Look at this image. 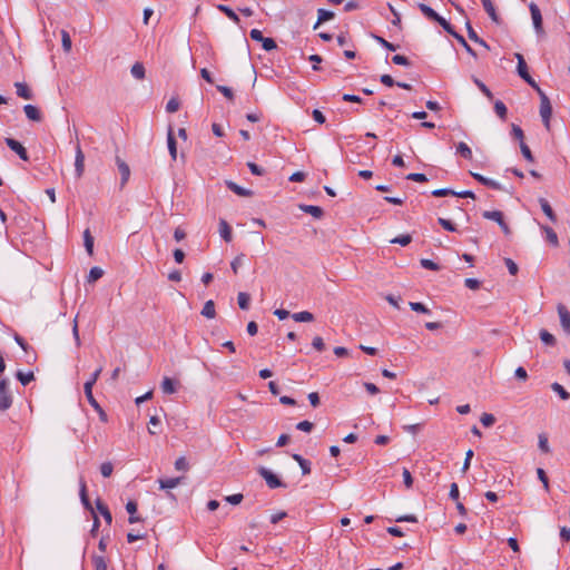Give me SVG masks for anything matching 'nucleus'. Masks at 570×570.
Segmentation results:
<instances>
[{
    "label": "nucleus",
    "instance_id": "f257e3e1",
    "mask_svg": "<svg viewBox=\"0 0 570 570\" xmlns=\"http://www.w3.org/2000/svg\"><path fill=\"white\" fill-rule=\"evenodd\" d=\"M552 115V106L549 98L544 92H540V116L542 118L544 127L550 129V118Z\"/></svg>",
    "mask_w": 570,
    "mask_h": 570
},
{
    "label": "nucleus",
    "instance_id": "f03ea898",
    "mask_svg": "<svg viewBox=\"0 0 570 570\" xmlns=\"http://www.w3.org/2000/svg\"><path fill=\"white\" fill-rule=\"evenodd\" d=\"M159 490L165 492V495L175 501L173 490L178 487V478H160L158 479Z\"/></svg>",
    "mask_w": 570,
    "mask_h": 570
},
{
    "label": "nucleus",
    "instance_id": "7ed1b4c3",
    "mask_svg": "<svg viewBox=\"0 0 570 570\" xmlns=\"http://www.w3.org/2000/svg\"><path fill=\"white\" fill-rule=\"evenodd\" d=\"M12 405V395L6 380L0 381V411H6Z\"/></svg>",
    "mask_w": 570,
    "mask_h": 570
},
{
    "label": "nucleus",
    "instance_id": "20e7f679",
    "mask_svg": "<svg viewBox=\"0 0 570 570\" xmlns=\"http://www.w3.org/2000/svg\"><path fill=\"white\" fill-rule=\"evenodd\" d=\"M529 9L531 12L533 27H534L537 35L538 36L543 35L544 30H543V26H542V16H541V11H540L539 7L534 2H531L529 4Z\"/></svg>",
    "mask_w": 570,
    "mask_h": 570
},
{
    "label": "nucleus",
    "instance_id": "39448f33",
    "mask_svg": "<svg viewBox=\"0 0 570 570\" xmlns=\"http://www.w3.org/2000/svg\"><path fill=\"white\" fill-rule=\"evenodd\" d=\"M259 475L266 481L267 485L271 489L283 487L284 484L282 481L277 478L276 474H274L272 471H269L266 468H259L258 470Z\"/></svg>",
    "mask_w": 570,
    "mask_h": 570
},
{
    "label": "nucleus",
    "instance_id": "423d86ee",
    "mask_svg": "<svg viewBox=\"0 0 570 570\" xmlns=\"http://www.w3.org/2000/svg\"><path fill=\"white\" fill-rule=\"evenodd\" d=\"M167 145H168V150L171 156V159L175 160L177 157V146H176L174 124L171 121H169L168 128H167Z\"/></svg>",
    "mask_w": 570,
    "mask_h": 570
},
{
    "label": "nucleus",
    "instance_id": "0eeeda50",
    "mask_svg": "<svg viewBox=\"0 0 570 570\" xmlns=\"http://www.w3.org/2000/svg\"><path fill=\"white\" fill-rule=\"evenodd\" d=\"M7 146L14 151L22 160H28V153L26 148L16 139L13 138H6Z\"/></svg>",
    "mask_w": 570,
    "mask_h": 570
},
{
    "label": "nucleus",
    "instance_id": "6e6552de",
    "mask_svg": "<svg viewBox=\"0 0 570 570\" xmlns=\"http://www.w3.org/2000/svg\"><path fill=\"white\" fill-rule=\"evenodd\" d=\"M558 314L560 317L561 327L568 335H570V312L564 305L559 304Z\"/></svg>",
    "mask_w": 570,
    "mask_h": 570
},
{
    "label": "nucleus",
    "instance_id": "1a4fd4ad",
    "mask_svg": "<svg viewBox=\"0 0 570 570\" xmlns=\"http://www.w3.org/2000/svg\"><path fill=\"white\" fill-rule=\"evenodd\" d=\"M85 170V155L79 145L76 147V157H75V171L76 176L80 178Z\"/></svg>",
    "mask_w": 570,
    "mask_h": 570
},
{
    "label": "nucleus",
    "instance_id": "9d476101",
    "mask_svg": "<svg viewBox=\"0 0 570 570\" xmlns=\"http://www.w3.org/2000/svg\"><path fill=\"white\" fill-rule=\"evenodd\" d=\"M116 163H117V166H118V169H119L120 176H121L120 185H121V187H124V186L126 185V183L128 181V179H129V176H130V168H129V166H128V165H127L122 159H120L119 157H117Z\"/></svg>",
    "mask_w": 570,
    "mask_h": 570
},
{
    "label": "nucleus",
    "instance_id": "9b49d317",
    "mask_svg": "<svg viewBox=\"0 0 570 570\" xmlns=\"http://www.w3.org/2000/svg\"><path fill=\"white\" fill-rule=\"evenodd\" d=\"M472 176L474 179H476L479 183L483 184L484 186L487 187H490L492 189H495V190H501L502 189V186L493 180V179H490V178H487L480 174H475V173H472Z\"/></svg>",
    "mask_w": 570,
    "mask_h": 570
},
{
    "label": "nucleus",
    "instance_id": "f8f14e48",
    "mask_svg": "<svg viewBox=\"0 0 570 570\" xmlns=\"http://www.w3.org/2000/svg\"><path fill=\"white\" fill-rule=\"evenodd\" d=\"M515 58L518 60V66H517V70H518V75L524 80L527 78H529L530 73L528 71V67H527V63L524 61V58L521 53L517 52L515 55Z\"/></svg>",
    "mask_w": 570,
    "mask_h": 570
},
{
    "label": "nucleus",
    "instance_id": "ddd939ff",
    "mask_svg": "<svg viewBox=\"0 0 570 570\" xmlns=\"http://www.w3.org/2000/svg\"><path fill=\"white\" fill-rule=\"evenodd\" d=\"M299 209L317 219L322 218L324 215V210L321 207L314 205H299Z\"/></svg>",
    "mask_w": 570,
    "mask_h": 570
},
{
    "label": "nucleus",
    "instance_id": "4468645a",
    "mask_svg": "<svg viewBox=\"0 0 570 570\" xmlns=\"http://www.w3.org/2000/svg\"><path fill=\"white\" fill-rule=\"evenodd\" d=\"M226 186L228 187V189H230L232 191H234L238 196L249 197V196L253 195L252 190L243 188V187H240L239 185H237L236 183H234L232 180H227L226 181Z\"/></svg>",
    "mask_w": 570,
    "mask_h": 570
},
{
    "label": "nucleus",
    "instance_id": "2eb2a0df",
    "mask_svg": "<svg viewBox=\"0 0 570 570\" xmlns=\"http://www.w3.org/2000/svg\"><path fill=\"white\" fill-rule=\"evenodd\" d=\"M24 114L28 119L32 121H40L41 120V112L40 110L33 106V105H26L23 107Z\"/></svg>",
    "mask_w": 570,
    "mask_h": 570
},
{
    "label": "nucleus",
    "instance_id": "dca6fc26",
    "mask_svg": "<svg viewBox=\"0 0 570 570\" xmlns=\"http://www.w3.org/2000/svg\"><path fill=\"white\" fill-rule=\"evenodd\" d=\"M219 235L220 237L229 243L232 242V228L225 219L219 220Z\"/></svg>",
    "mask_w": 570,
    "mask_h": 570
},
{
    "label": "nucleus",
    "instance_id": "f3484780",
    "mask_svg": "<svg viewBox=\"0 0 570 570\" xmlns=\"http://www.w3.org/2000/svg\"><path fill=\"white\" fill-rule=\"evenodd\" d=\"M482 2V6L484 8V10L487 11V13L489 14V17L491 18V20L495 23H499L500 22V19H499V16L495 11V8L492 3L491 0H481Z\"/></svg>",
    "mask_w": 570,
    "mask_h": 570
},
{
    "label": "nucleus",
    "instance_id": "a211bd4d",
    "mask_svg": "<svg viewBox=\"0 0 570 570\" xmlns=\"http://www.w3.org/2000/svg\"><path fill=\"white\" fill-rule=\"evenodd\" d=\"M96 508L108 524H111L112 517L108 507L99 499L96 500Z\"/></svg>",
    "mask_w": 570,
    "mask_h": 570
},
{
    "label": "nucleus",
    "instance_id": "6ab92c4d",
    "mask_svg": "<svg viewBox=\"0 0 570 570\" xmlns=\"http://www.w3.org/2000/svg\"><path fill=\"white\" fill-rule=\"evenodd\" d=\"M465 27H466L468 36H469V38H470L472 41H474V42H476V43H479V45L483 46V47H484V48H487V49H489L488 43L476 35V32H475V30L473 29V27L471 26L470 21H466V22H465Z\"/></svg>",
    "mask_w": 570,
    "mask_h": 570
},
{
    "label": "nucleus",
    "instance_id": "aec40b11",
    "mask_svg": "<svg viewBox=\"0 0 570 570\" xmlns=\"http://www.w3.org/2000/svg\"><path fill=\"white\" fill-rule=\"evenodd\" d=\"M200 314L206 317V318H214L216 316V309H215V303L214 301L209 299L207 301L204 306H203V309L200 312Z\"/></svg>",
    "mask_w": 570,
    "mask_h": 570
},
{
    "label": "nucleus",
    "instance_id": "412c9836",
    "mask_svg": "<svg viewBox=\"0 0 570 570\" xmlns=\"http://www.w3.org/2000/svg\"><path fill=\"white\" fill-rule=\"evenodd\" d=\"M539 203H540V206H541V209L542 212L547 215V217L551 220V222H556L557 220V216L554 214V212L552 210V207L550 206V204L548 203L547 199L544 198H540L539 199Z\"/></svg>",
    "mask_w": 570,
    "mask_h": 570
},
{
    "label": "nucleus",
    "instance_id": "4be33fe9",
    "mask_svg": "<svg viewBox=\"0 0 570 570\" xmlns=\"http://www.w3.org/2000/svg\"><path fill=\"white\" fill-rule=\"evenodd\" d=\"M160 389L164 394H173L176 391L175 381L170 377H164Z\"/></svg>",
    "mask_w": 570,
    "mask_h": 570
},
{
    "label": "nucleus",
    "instance_id": "5701e85b",
    "mask_svg": "<svg viewBox=\"0 0 570 570\" xmlns=\"http://www.w3.org/2000/svg\"><path fill=\"white\" fill-rule=\"evenodd\" d=\"M482 216L485 219L497 222L498 224H501L504 220L503 213L500 210H485V212H483Z\"/></svg>",
    "mask_w": 570,
    "mask_h": 570
},
{
    "label": "nucleus",
    "instance_id": "b1692460",
    "mask_svg": "<svg viewBox=\"0 0 570 570\" xmlns=\"http://www.w3.org/2000/svg\"><path fill=\"white\" fill-rule=\"evenodd\" d=\"M17 95L24 99H31L32 95L28 86L23 82H16Z\"/></svg>",
    "mask_w": 570,
    "mask_h": 570
},
{
    "label": "nucleus",
    "instance_id": "393cba45",
    "mask_svg": "<svg viewBox=\"0 0 570 570\" xmlns=\"http://www.w3.org/2000/svg\"><path fill=\"white\" fill-rule=\"evenodd\" d=\"M92 387L94 386H90L89 384H85L83 385V391H85V394H86V397L89 402V404L95 409V410H100V405L99 403L96 401V399L94 397V394H92Z\"/></svg>",
    "mask_w": 570,
    "mask_h": 570
},
{
    "label": "nucleus",
    "instance_id": "a878e982",
    "mask_svg": "<svg viewBox=\"0 0 570 570\" xmlns=\"http://www.w3.org/2000/svg\"><path fill=\"white\" fill-rule=\"evenodd\" d=\"M541 229L544 232V234L547 236V240L551 245L558 246L559 240H558V236H557L556 232L549 226H541Z\"/></svg>",
    "mask_w": 570,
    "mask_h": 570
},
{
    "label": "nucleus",
    "instance_id": "bb28decb",
    "mask_svg": "<svg viewBox=\"0 0 570 570\" xmlns=\"http://www.w3.org/2000/svg\"><path fill=\"white\" fill-rule=\"evenodd\" d=\"M317 13H318V19L314 26V29H316L322 22L328 21L334 18V13L332 11H328L325 9H318Z\"/></svg>",
    "mask_w": 570,
    "mask_h": 570
},
{
    "label": "nucleus",
    "instance_id": "cd10ccee",
    "mask_svg": "<svg viewBox=\"0 0 570 570\" xmlns=\"http://www.w3.org/2000/svg\"><path fill=\"white\" fill-rule=\"evenodd\" d=\"M539 335H540V340L542 341L543 344H546L548 346L556 345V342H557L556 337L547 330H541Z\"/></svg>",
    "mask_w": 570,
    "mask_h": 570
},
{
    "label": "nucleus",
    "instance_id": "c85d7f7f",
    "mask_svg": "<svg viewBox=\"0 0 570 570\" xmlns=\"http://www.w3.org/2000/svg\"><path fill=\"white\" fill-rule=\"evenodd\" d=\"M292 318L295 322H312L314 320V315L311 312L303 311L298 313H294Z\"/></svg>",
    "mask_w": 570,
    "mask_h": 570
},
{
    "label": "nucleus",
    "instance_id": "c756f323",
    "mask_svg": "<svg viewBox=\"0 0 570 570\" xmlns=\"http://www.w3.org/2000/svg\"><path fill=\"white\" fill-rule=\"evenodd\" d=\"M456 153L465 159L472 158V150L465 142L458 144Z\"/></svg>",
    "mask_w": 570,
    "mask_h": 570
},
{
    "label": "nucleus",
    "instance_id": "7c9ffc66",
    "mask_svg": "<svg viewBox=\"0 0 570 570\" xmlns=\"http://www.w3.org/2000/svg\"><path fill=\"white\" fill-rule=\"evenodd\" d=\"M419 9L430 20L435 21L439 16L431 7L426 6L425 3H419Z\"/></svg>",
    "mask_w": 570,
    "mask_h": 570
},
{
    "label": "nucleus",
    "instance_id": "2f4dec72",
    "mask_svg": "<svg viewBox=\"0 0 570 570\" xmlns=\"http://www.w3.org/2000/svg\"><path fill=\"white\" fill-rule=\"evenodd\" d=\"M237 302H238V306L242 308V309H248L249 308V303H250V296L249 294L245 293V292H240L238 293L237 295Z\"/></svg>",
    "mask_w": 570,
    "mask_h": 570
},
{
    "label": "nucleus",
    "instance_id": "473e14b6",
    "mask_svg": "<svg viewBox=\"0 0 570 570\" xmlns=\"http://www.w3.org/2000/svg\"><path fill=\"white\" fill-rule=\"evenodd\" d=\"M245 254L244 253H240L238 254L230 263V268L233 271V273L236 275L238 274V269L242 267V265L244 264V261H245Z\"/></svg>",
    "mask_w": 570,
    "mask_h": 570
},
{
    "label": "nucleus",
    "instance_id": "72a5a7b5",
    "mask_svg": "<svg viewBox=\"0 0 570 570\" xmlns=\"http://www.w3.org/2000/svg\"><path fill=\"white\" fill-rule=\"evenodd\" d=\"M217 9L222 12H224L229 19H232L234 22L238 23L239 22V17L235 13V11L233 9H230L229 7L225 6V4H218L217 6Z\"/></svg>",
    "mask_w": 570,
    "mask_h": 570
},
{
    "label": "nucleus",
    "instance_id": "f704fd0d",
    "mask_svg": "<svg viewBox=\"0 0 570 570\" xmlns=\"http://www.w3.org/2000/svg\"><path fill=\"white\" fill-rule=\"evenodd\" d=\"M131 75L136 79H144L145 77V67L140 62H136L130 70Z\"/></svg>",
    "mask_w": 570,
    "mask_h": 570
},
{
    "label": "nucleus",
    "instance_id": "c9c22d12",
    "mask_svg": "<svg viewBox=\"0 0 570 570\" xmlns=\"http://www.w3.org/2000/svg\"><path fill=\"white\" fill-rule=\"evenodd\" d=\"M494 111L495 114L502 119V120H505L507 118V114H508V109L505 107V105L501 101V100H497L494 102Z\"/></svg>",
    "mask_w": 570,
    "mask_h": 570
},
{
    "label": "nucleus",
    "instance_id": "e433bc0d",
    "mask_svg": "<svg viewBox=\"0 0 570 570\" xmlns=\"http://www.w3.org/2000/svg\"><path fill=\"white\" fill-rule=\"evenodd\" d=\"M83 242H85L86 250L88 252L89 255H92L94 237L90 235V232L88 229H86L83 233Z\"/></svg>",
    "mask_w": 570,
    "mask_h": 570
},
{
    "label": "nucleus",
    "instance_id": "4c0bfd02",
    "mask_svg": "<svg viewBox=\"0 0 570 570\" xmlns=\"http://www.w3.org/2000/svg\"><path fill=\"white\" fill-rule=\"evenodd\" d=\"M17 379L20 381V383L22 385H27L29 384L33 379V373L32 372H22V371H18L17 374H16Z\"/></svg>",
    "mask_w": 570,
    "mask_h": 570
},
{
    "label": "nucleus",
    "instance_id": "58836bf2",
    "mask_svg": "<svg viewBox=\"0 0 570 570\" xmlns=\"http://www.w3.org/2000/svg\"><path fill=\"white\" fill-rule=\"evenodd\" d=\"M92 563H94L95 570H107L108 569L106 559L102 556H94Z\"/></svg>",
    "mask_w": 570,
    "mask_h": 570
},
{
    "label": "nucleus",
    "instance_id": "ea45409f",
    "mask_svg": "<svg viewBox=\"0 0 570 570\" xmlns=\"http://www.w3.org/2000/svg\"><path fill=\"white\" fill-rule=\"evenodd\" d=\"M551 389L564 401L570 397V394L564 390V387L557 382L551 384Z\"/></svg>",
    "mask_w": 570,
    "mask_h": 570
},
{
    "label": "nucleus",
    "instance_id": "a19ab883",
    "mask_svg": "<svg viewBox=\"0 0 570 570\" xmlns=\"http://www.w3.org/2000/svg\"><path fill=\"white\" fill-rule=\"evenodd\" d=\"M102 275H104V271L100 267L95 266L89 272L88 282L94 283V282L98 281L99 278H101Z\"/></svg>",
    "mask_w": 570,
    "mask_h": 570
},
{
    "label": "nucleus",
    "instance_id": "79ce46f5",
    "mask_svg": "<svg viewBox=\"0 0 570 570\" xmlns=\"http://www.w3.org/2000/svg\"><path fill=\"white\" fill-rule=\"evenodd\" d=\"M435 22H438L448 33H450L452 37L456 33L453 29V27L440 14L435 19Z\"/></svg>",
    "mask_w": 570,
    "mask_h": 570
},
{
    "label": "nucleus",
    "instance_id": "37998d69",
    "mask_svg": "<svg viewBox=\"0 0 570 570\" xmlns=\"http://www.w3.org/2000/svg\"><path fill=\"white\" fill-rule=\"evenodd\" d=\"M61 42L63 50L69 52L71 50L72 42L69 33L66 30H61Z\"/></svg>",
    "mask_w": 570,
    "mask_h": 570
},
{
    "label": "nucleus",
    "instance_id": "c03bdc74",
    "mask_svg": "<svg viewBox=\"0 0 570 570\" xmlns=\"http://www.w3.org/2000/svg\"><path fill=\"white\" fill-rule=\"evenodd\" d=\"M412 242V237L409 234L400 235L393 239H391L392 244H399L401 246H407Z\"/></svg>",
    "mask_w": 570,
    "mask_h": 570
},
{
    "label": "nucleus",
    "instance_id": "a18cd8bd",
    "mask_svg": "<svg viewBox=\"0 0 570 570\" xmlns=\"http://www.w3.org/2000/svg\"><path fill=\"white\" fill-rule=\"evenodd\" d=\"M453 37L458 40V42H459V43H461V45L464 47V49H465V50H466L471 56H473V57H475V56H476V55H475V51H474V50L469 46V43L465 41V39H464V37H463L462 35H460V33H458V32H456Z\"/></svg>",
    "mask_w": 570,
    "mask_h": 570
},
{
    "label": "nucleus",
    "instance_id": "49530a36",
    "mask_svg": "<svg viewBox=\"0 0 570 570\" xmlns=\"http://www.w3.org/2000/svg\"><path fill=\"white\" fill-rule=\"evenodd\" d=\"M409 305H410L411 309L414 312L423 313V314L430 313V309L424 304H422L420 302H410Z\"/></svg>",
    "mask_w": 570,
    "mask_h": 570
},
{
    "label": "nucleus",
    "instance_id": "de8ad7c7",
    "mask_svg": "<svg viewBox=\"0 0 570 570\" xmlns=\"http://www.w3.org/2000/svg\"><path fill=\"white\" fill-rule=\"evenodd\" d=\"M481 423L483 424V426L485 428H490L494 424L495 422V417L493 414H490V413H483L481 415V419H480Z\"/></svg>",
    "mask_w": 570,
    "mask_h": 570
},
{
    "label": "nucleus",
    "instance_id": "09e8293b",
    "mask_svg": "<svg viewBox=\"0 0 570 570\" xmlns=\"http://www.w3.org/2000/svg\"><path fill=\"white\" fill-rule=\"evenodd\" d=\"M114 466L111 462H104L100 465V473L104 478H109L112 474Z\"/></svg>",
    "mask_w": 570,
    "mask_h": 570
},
{
    "label": "nucleus",
    "instance_id": "8fccbe9b",
    "mask_svg": "<svg viewBox=\"0 0 570 570\" xmlns=\"http://www.w3.org/2000/svg\"><path fill=\"white\" fill-rule=\"evenodd\" d=\"M511 135L513 138L518 139L520 142L523 141L524 135L523 130L515 124L511 125Z\"/></svg>",
    "mask_w": 570,
    "mask_h": 570
},
{
    "label": "nucleus",
    "instance_id": "3c124183",
    "mask_svg": "<svg viewBox=\"0 0 570 570\" xmlns=\"http://www.w3.org/2000/svg\"><path fill=\"white\" fill-rule=\"evenodd\" d=\"M520 149H521V153H522L523 157H524L528 161H531V163H532V161L534 160V158H533V156H532V153H531V150H530L529 146H528L524 141H521V144H520Z\"/></svg>",
    "mask_w": 570,
    "mask_h": 570
},
{
    "label": "nucleus",
    "instance_id": "603ef678",
    "mask_svg": "<svg viewBox=\"0 0 570 570\" xmlns=\"http://www.w3.org/2000/svg\"><path fill=\"white\" fill-rule=\"evenodd\" d=\"M80 498H81V501L83 503V505L86 508H89L90 507V503H89V500H88V497H87V488H86V483L85 481H80Z\"/></svg>",
    "mask_w": 570,
    "mask_h": 570
},
{
    "label": "nucleus",
    "instance_id": "864d4df0",
    "mask_svg": "<svg viewBox=\"0 0 570 570\" xmlns=\"http://www.w3.org/2000/svg\"><path fill=\"white\" fill-rule=\"evenodd\" d=\"M420 264L423 268H426V269H431V271L440 269V266L436 263H434L433 261L428 259V258H422Z\"/></svg>",
    "mask_w": 570,
    "mask_h": 570
},
{
    "label": "nucleus",
    "instance_id": "5fc2aeb1",
    "mask_svg": "<svg viewBox=\"0 0 570 570\" xmlns=\"http://www.w3.org/2000/svg\"><path fill=\"white\" fill-rule=\"evenodd\" d=\"M402 476H403L404 485L407 489L412 488V485H413V478H412L411 472L406 468L403 469Z\"/></svg>",
    "mask_w": 570,
    "mask_h": 570
},
{
    "label": "nucleus",
    "instance_id": "6e6d98bb",
    "mask_svg": "<svg viewBox=\"0 0 570 570\" xmlns=\"http://www.w3.org/2000/svg\"><path fill=\"white\" fill-rule=\"evenodd\" d=\"M474 83L478 86V88L489 98L492 99L493 95L491 90L478 78L473 79Z\"/></svg>",
    "mask_w": 570,
    "mask_h": 570
},
{
    "label": "nucleus",
    "instance_id": "4d7b16f0",
    "mask_svg": "<svg viewBox=\"0 0 570 570\" xmlns=\"http://www.w3.org/2000/svg\"><path fill=\"white\" fill-rule=\"evenodd\" d=\"M539 449L543 453H549L550 452V448H549V443H548V438L544 434H540L539 435Z\"/></svg>",
    "mask_w": 570,
    "mask_h": 570
},
{
    "label": "nucleus",
    "instance_id": "13d9d810",
    "mask_svg": "<svg viewBox=\"0 0 570 570\" xmlns=\"http://www.w3.org/2000/svg\"><path fill=\"white\" fill-rule=\"evenodd\" d=\"M407 180L416 181V183H424L428 180L426 176L421 173H412L406 176Z\"/></svg>",
    "mask_w": 570,
    "mask_h": 570
},
{
    "label": "nucleus",
    "instance_id": "bf43d9fd",
    "mask_svg": "<svg viewBox=\"0 0 570 570\" xmlns=\"http://www.w3.org/2000/svg\"><path fill=\"white\" fill-rule=\"evenodd\" d=\"M432 195L434 197H445V196H454V190L452 189H449V188H440V189H434L432 191Z\"/></svg>",
    "mask_w": 570,
    "mask_h": 570
},
{
    "label": "nucleus",
    "instance_id": "052dcab7",
    "mask_svg": "<svg viewBox=\"0 0 570 570\" xmlns=\"http://www.w3.org/2000/svg\"><path fill=\"white\" fill-rule=\"evenodd\" d=\"M262 46H263L264 50H266V51H271L277 47L276 42L273 38H265V37L262 40Z\"/></svg>",
    "mask_w": 570,
    "mask_h": 570
},
{
    "label": "nucleus",
    "instance_id": "680f3d73",
    "mask_svg": "<svg viewBox=\"0 0 570 570\" xmlns=\"http://www.w3.org/2000/svg\"><path fill=\"white\" fill-rule=\"evenodd\" d=\"M247 167L249 168L250 173L256 176H262L265 173V170L262 167H259L257 164L253 161H248Z\"/></svg>",
    "mask_w": 570,
    "mask_h": 570
},
{
    "label": "nucleus",
    "instance_id": "e2e57ef3",
    "mask_svg": "<svg viewBox=\"0 0 570 570\" xmlns=\"http://www.w3.org/2000/svg\"><path fill=\"white\" fill-rule=\"evenodd\" d=\"M392 61H393V63L399 65V66H410L411 65L410 60L405 56H402V55L393 56Z\"/></svg>",
    "mask_w": 570,
    "mask_h": 570
},
{
    "label": "nucleus",
    "instance_id": "0e129e2a",
    "mask_svg": "<svg viewBox=\"0 0 570 570\" xmlns=\"http://www.w3.org/2000/svg\"><path fill=\"white\" fill-rule=\"evenodd\" d=\"M438 222H439V224H440V225H441L445 230H449V232H455V230H456L455 226H454V225L452 224V222H451V220H449V219H445V218L440 217V218L438 219Z\"/></svg>",
    "mask_w": 570,
    "mask_h": 570
},
{
    "label": "nucleus",
    "instance_id": "69168bd1",
    "mask_svg": "<svg viewBox=\"0 0 570 570\" xmlns=\"http://www.w3.org/2000/svg\"><path fill=\"white\" fill-rule=\"evenodd\" d=\"M504 263H505V266H507L509 273L511 275H517V273L519 271L518 265L511 258H505Z\"/></svg>",
    "mask_w": 570,
    "mask_h": 570
},
{
    "label": "nucleus",
    "instance_id": "338daca9",
    "mask_svg": "<svg viewBox=\"0 0 570 570\" xmlns=\"http://www.w3.org/2000/svg\"><path fill=\"white\" fill-rule=\"evenodd\" d=\"M314 428V424L309 421H302L297 423L296 429L303 432H311Z\"/></svg>",
    "mask_w": 570,
    "mask_h": 570
},
{
    "label": "nucleus",
    "instance_id": "774afa93",
    "mask_svg": "<svg viewBox=\"0 0 570 570\" xmlns=\"http://www.w3.org/2000/svg\"><path fill=\"white\" fill-rule=\"evenodd\" d=\"M537 474H538V478L540 479V481L542 482L546 491H548L549 490V481H548V476H547L544 470L539 468L537 470Z\"/></svg>",
    "mask_w": 570,
    "mask_h": 570
}]
</instances>
